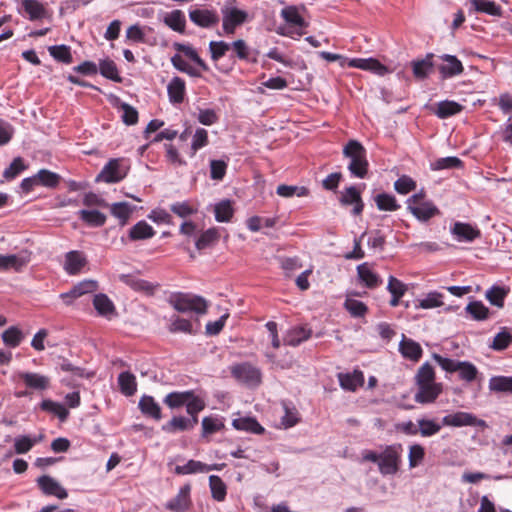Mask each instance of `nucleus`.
<instances>
[{
  "instance_id": "1",
  "label": "nucleus",
  "mask_w": 512,
  "mask_h": 512,
  "mask_svg": "<svg viewBox=\"0 0 512 512\" xmlns=\"http://www.w3.org/2000/svg\"><path fill=\"white\" fill-rule=\"evenodd\" d=\"M403 446L394 443L383 447L380 453L372 450L362 452V462L376 463L383 476H393L398 473L402 464Z\"/></svg>"
},
{
  "instance_id": "2",
  "label": "nucleus",
  "mask_w": 512,
  "mask_h": 512,
  "mask_svg": "<svg viewBox=\"0 0 512 512\" xmlns=\"http://www.w3.org/2000/svg\"><path fill=\"white\" fill-rule=\"evenodd\" d=\"M343 156L349 160L347 169L351 176L359 179L367 177L369 162L365 147L357 140H349L343 148Z\"/></svg>"
},
{
  "instance_id": "3",
  "label": "nucleus",
  "mask_w": 512,
  "mask_h": 512,
  "mask_svg": "<svg viewBox=\"0 0 512 512\" xmlns=\"http://www.w3.org/2000/svg\"><path fill=\"white\" fill-rule=\"evenodd\" d=\"M281 17L286 25L280 26L277 33L281 36L297 39L305 34L308 23L300 13V8L295 5L286 6L281 10Z\"/></svg>"
},
{
  "instance_id": "4",
  "label": "nucleus",
  "mask_w": 512,
  "mask_h": 512,
  "mask_svg": "<svg viewBox=\"0 0 512 512\" xmlns=\"http://www.w3.org/2000/svg\"><path fill=\"white\" fill-rule=\"evenodd\" d=\"M168 303L178 312H195L205 314L208 302L201 296L192 293L174 292L168 297Z\"/></svg>"
},
{
  "instance_id": "5",
  "label": "nucleus",
  "mask_w": 512,
  "mask_h": 512,
  "mask_svg": "<svg viewBox=\"0 0 512 512\" xmlns=\"http://www.w3.org/2000/svg\"><path fill=\"white\" fill-rule=\"evenodd\" d=\"M434 360L439 366L447 372H458L459 377L467 382L473 381L478 373L477 368L470 362L458 361L450 358L442 357L438 354H433Z\"/></svg>"
},
{
  "instance_id": "6",
  "label": "nucleus",
  "mask_w": 512,
  "mask_h": 512,
  "mask_svg": "<svg viewBox=\"0 0 512 512\" xmlns=\"http://www.w3.org/2000/svg\"><path fill=\"white\" fill-rule=\"evenodd\" d=\"M129 171V165L123 158L110 159L96 177V182L118 183Z\"/></svg>"
},
{
  "instance_id": "7",
  "label": "nucleus",
  "mask_w": 512,
  "mask_h": 512,
  "mask_svg": "<svg viewBox=\"0 0 512 512\" xmlns=\"http://www.w3.org/2000/svg\"><path fill=\"white\" fill-rule=\"evenodd\" d=\"M423 194L416 193L407 199V208L419 221L426 222L440 213L431 201H423Z\"/></svg>"
},
{
  "instance_id": "8",
  "label": "nucleus",
  "mask_w": 512,
  "mask_h": 512,
  "mask_svg": "<svg viewBox=\"0 0 512 512\" xmlns=\"http://www.w3.org/2000/svg\"><path fill=\"white\" fill-rule=\"evenodd\" d=\"M17 12L30 21H39L49 17L47 4L40 0H17Z\"/></svg>"
},
{
  "instance_id": "9",
  "label": "nucleus",
  "mask_w": 512,
  "mask_h": 512,
  "mask_svg": "<svg viewBox=\"0 0 512 512\" xmlns=\"http://www.w3.org/2000/svg\"><path fill=\"white\" fill-rule=\"evenodd\" d=\"M230 371L236 380L249 387H256L261 383L260 370L249 363L233 365Z\"/></svg>"
},
{
  "instance_id": "10",
  "label": "nucleus",
  "mask_w": 512,
  "mask_h": 512,
  "mask_svg": "<svg viewBox=\"0 0 512 512\" xmlns=\"http://www.w3.org/2000/svg\"><path fill=\"white\" fill-rule=\"evenodd\" d=\"M449 230L453 240L462 243H470L481 236V231L476 224L461 221L453 222Z\"/></svg>"
},
{
  "instance_id": "11",
  "label": "nucleus",
  "mask_w": 512,
  "mask_h": 512,
  "mask_svg": "<svg viewBox=\"0 0 512 512\" xmlns=\"http://www.w3.org/2000/svg\"><path fill=\"white\" fill-rule=\"evenodd\" d=\"M223 30L225 34L232 35L235 29L246 21L247 13L235 6L228 5L222 8Z\"/></svg>"
},
{
  "instance_id": "12",
  "label": "nucleus",
  "mask_w": 512,
  "mask_h": 512,
  "mask_svg": "<svg viewBox=\"0 0 512 512\" xmlns=\"http://www.w3.org/2000/svg\"><path fill=\"white\" fill-rule=\"evenodd\" d=\"M442 424L445 426L452 427H463V426H483L485 422L477 419L475 415L468 412H456L448 414L442 418Z\"/></svg>"
},
{
  "instance_id": "13",
  "label": "nucleus",
  "mask_w": 512,
  "mask_h": 512,
  "mask_svg": "<svg viewBox=\"0 0 512 512\" xmlns=\"http://www.w3.org/2000/svg\"><path fill=\"white\" fill-rule=\"evenodd\" d=\"M189 18L195 25L202 28H211L219 22L217 12L209 9H191Z\"/></svg>"
},
{
  "instance_id": "14",
  "label": "nucleus",
  "mask_w": 512,
  "mask_h": 512,
  "mask_svg": "<svg viewBox=\"0 0 512 512\" xmlns=\"http://www.w3.org/2000/svg\"><path fill=\"white\" fill-rule=\"evenodd\" d=\"M41 491L48 496H55L58 499H65L68 493L60 483L49 475H42L37 479Z\"/></svg>"
},
{
  "instance_id": "15",
  "label": "nucleus",
  "mask_w": 512,
  "mask_h": 512,
  "mask_svg": "<svg viewBox=\"0 0 512 512\" xmlns=\"http://www.w3.org/2000/svg\"><path fill=\"white\" fill-rule=\"evenodd\" d=\"M418 391L414 399L417 403L426 404L434 402L442 392V385L440 383H424L417 384Z\"/></svg>"
},
{
  "instance_id": "16",
  "label": "nucleus",
  "mask_w": 512,
  "mask_h": 512,
  "mask_svg": "<svg viewBox=\"0 0 512 512\" xmlns=\"http://www.w3.org/2000/svg\"><path fill=\"white\" fill-rule=\"evenodd\" d=\"M347 61L349 67L358 68L361 70L371 71L377 75L383 76L388 72V69L374 58H353L343 59Z\"/></svg>"
},
{
  "instance_id": "17",
  "label": "nucleus",
  "mask_w": 512,
  "mask_h": 512,
  "mask_svg": "<svg viewBox=\"0 0 512 512\" xmlns=\"http://www.w3.org/2000/svg\"><path fill=\"white\" fill-rule=\"evenodd\" d=\"M440 58L444 61V64L440 65L438 70L443 79L452 78L463 72L464 67L456 56L444 54Z\"/></svg>"
},
{
  "instance_id": "18",
  "label": "nucleus",
  "mask_w": 512,
  "mask_h": 512,
  "mask_svg": "<svg viewBox=\"0 0 512 512\" xmlns=\"http://www.w3.org/2000/svg\"><path fill=\"white\" fill-rule=\"evenodd\" d=\"M220 229L211 227L202 231L195 239V247L199 250H206L214 247L220 239Z\"/></svg>"
},
{
  "instance_id": "19",
  "label": "nucleus",
  "mask_w": 512,
  "mask_h": 512,
  "mask_svg": "<svg viewBox=\"0 0 512 512\" xmlns=\"http://www.w3.org/2000/svg\"><path fill=\"white\" fill-rule=\"evenodd\" d=\"M19 378L23 380L28 388L43 391L50 387V378L48 376L34 373V372H21Z\"/></svg>"
},
{
  "instance_id": "20",
  "label": "nucleus",
  "mask_w": 512,
  "mask_h": 512,
  "mask_svg": "<svg viewBox=\"0 0 512 512\" xmlns=\"http://www.w3.org/2000/svg\"><path fill=\"white\" fill-rule=\"evenodd\" d=\"M118 278L121 282L130 286L133 290L144 292L147 295H152L158 286L145 280L138 279L132 274H120Z\"/></svg>"
},
{
  "instance_id": "21",
  "label": "nucleus",
  "mask_w": 512,
  "mask_h": 512,
  "mask_svg": "<svg viewBox=\"0 0 512 512\" xmlns=\"http://www.w3.org/2000/svg\"><path fill=\"white\" fill-rule=\"evenodd\" d=\"M338 380L341 388L348 391H356L364 383L362 371L354 370L352 373H339Z\"/></svg>"
},
{
  "instance_id": "22",
  "label": "nucleus",
  "mask_w": 512,
  "mask_h": 512,
  "mask_svg": "<svg viewBox=\"0 0 512 512\" xmlns=\"http://www.w3.org/2000/svg\"><path fill=\"white\" fill-rule=\"evenodd\" d=\"M469 12L484 13L490 16H501L502 8L492 0H470Z\"/></svg>"
},
{
  "instance_id": "23",
  "label": "nucleus",
  "mask_w": 512,
  "mask_h": 512,
  "mask_svg": "<svg viewBox=\"0 0 512 512\" xmlns=\"http://www.w3.org/2000/svg\"><path fill=\"white\" fill-rule=\"evenodd\" d=\"M357 274L359 280L367 288L374 289L382 284V279L372 270V268L367 263L358 265Z\"/></svg>"
},
{
  "instance_id": "24",
  "label": "nucleus",
  "mask_w": 512,
  "mask_h": 512,
  "mask_svg": "<svg viewBox=\"0 0 512 512\" xmlns=\"http://www.w3.org/2000/svg\"><path fill=\"white\" fill-rule=\"evenodd\" d=\"M138 407L142 414L147 417L156 421L162 418L161 407L152 396L143 395L139 400Z\"/></svg>"
},
{
  "instance_id": "25",
  "label": "nucleus",
  "mask_w": 512,
  "mask_h": 512,
  "mask_svg": "<svg viewBox=\"0 0 512 512\" xmlns=\"http://www.w3.org/2000/svg\"><path fill=\"white\" fill-rule=\"evenodd\" d=\"M190 490V485H184L181 487L178 494L166 504V507L174 512H182L186 510L190 502Z\"/></svg>"
},
{
  "instance_id": "26",
  "label": "nucleus",
  "mask_w": 512,
  "mask_h": 512,
  "mask_svg": "<svg viewBox=\"0 0 512 512\" xmlns=\"http://www.w3.org/2000/svg\"><path fill=\"white\" fill-rule=\"evenodd\" d=\"M167 93L171 103H182L185 96V81L178 76L173 77L167 85Z\"/></svg>"
},
{
  "instance_id": "27",
  "label": "nucleus",
  "mask_w": 512,
  "mask_h": 512,
  "mask_svg": "<svg viewBox=\"0 0 512 512\" xmlns=\"http://www.w3.org/2000/svg\"><path fill=\"white\" fill-rule=\"evenodd\" d=\"M163 22L175 32L183 33L185 31L186 17L184 12L181 10L176 9L165 13L163 16Z\"/></svg>"
},
{
  "instance_id": "28",
  "label": "nucleus",
  "mask_w": 512,
  "mask_h": 512,
  "mask_svg": "<svg viewBox=\"0 0 512 512\" xmlns=\"http://www.w3.org/2000/svg\"><path fill=\"white\" fill-rule=\"evenodd\" d=\"M341 203L344 205L354 204V215H359L364 207L363 202L361 200L360 192L354 186H350L345 189L341 196Z\"/></svg>"
},
{
  "instance_id": "29",
  "label": "nucleus",
  "mask_w": 512,
  "mask_h": 512,
  "mask_svg": "<svg viewBox=\"0 0 512 512\" xmlns=\"http://www.w3.org/2000/svg\"><path fill=\"white\" fill-rule=\"evenodd\" d=\"M399 350L403 357L413 361L419 360L420 357L422 356L421 346L412 339L406 338L404 335L399 344Z\"/></svg>"
},
{
  "instance_id": "30",
  "label": "nucleus",
  "mask_w": 512,
  "mask_h": 512,
  "mask_svg": "<svg viewBox=\"0 0 512 512\" xmlns=\"http://www.w3.org/2000/svg\"><path fill=\"white\" fill-rule=\"evenodd\" d=\"M232 425L236 430L246 431L253 434L264 433V428L253 417L236 418L233 420Z\"/></svg>"
},
{
  "instance_id": "31",
  "label": "nucleus",
  "mask_w": 512,
  "mask_h": 512,
  "mask_svg": "<svg viewBox=\"0 0 512 512\" xmlns=\"http://www.w3.org/2000/svg\"><path fill=\"white\" fill-rule=\"evenodd\" d=\"M234 215L232 201L229 199L221 200L214 206L215 220L220 223L229 222Z\"/></svg>"
},
{
  "instance_id": "32",
  "label": "nucleus",
  "mask_w": 512,
  "mask_h": 512,
  "mask_svg": "<svg viewBox=\"0 0 512 512\" xmlns=\"http://www.w3.org/2000/svg\"><path fill=\"white\" fill-rule=\"evenodd\" d=\"M79 218L90 227H101L106 222L105 214L98 210L82 209L78 211Z\"/></svg>"
},
{
  "instance_id": "33",
  "label": "nucleus",
  "mask_w": 512,
  "mask_h": 512,
  "mask_svg": "<svg viewBox=\"0 0 512 512\" xmlns=\"http://www.w3.org/2000/svg\"><path fill=\"white\" fill-rule=\"evenodd\" d=\"M118 385L122 394L132 396L137 391V382L135 376L128 372H121L118 376Z\"/></svg>"
},
{
  "instance_id": "34",
  "label": "nucleus",
  "mask_w": 512,
  "mask_h": 512,
  "mask_svg": "<svg viewBox=\"0 0 512 512\" xmlns=\"http://www.w3.org/2000/svg\"><path fill=\"white\" fill-rule=\"evenodd\" d=\"M433 54H427L424 59L412 62L413 74L416 78H426L433 69Z\"/></svg>"
},
{
  "instance_id": "35",
  "label": "nucleus",
  "mask_w": 512,
  "mask_h": 512,
  "mask_svg": "<svg viewBox=\"0 0 512 512\" xmlns=\"http://www.w3.org/2000/svg\"><path fill=\"white\" fill-rule=\"evenodd\" d=\"M311 334V329L305 327H296L288 332L284 338V343L289 346H298L303 341L309 339Z\"/></svg>"
},
{
  "instance_id": "36",
  "label": "nucleus",
  "mask_w": 512,
  "mask_h": 512,
  "mask_svg": "<svg viewBox=\"0 0 512 512\" xmlns=\"http://www.w3.org/2000/svg\"><path fill=\"white\" fill-rule=\"evenodd\" d=\"M155 231L151 225L146 221L141 220L133 225L129 231V236L132 240H144L151 238Z\"/></svg>"
},
{
  "instance_id": "37",
  "label": "nucleus",
  "mask_w": 512,
  "mask_h": 512,
  "mask_svg": "<svg viewBox=\"0 0 512 512\" xmlns=\"http://www.w3.org/2000/svg\"><path fill=\"white\" fill-rule=\"evenodd\" d=\"M461 110H462V105H460L459 103H457L455 101L445 100V101H441L437 104L436 109H435V114L440 119H445V118H448L450 116H453V115L461 112Z\"/></svg>"
},
{
  "instance_id": "38",
  "label": "nucleus",
  "mask_w": 512,
  "mask_h": 512,
  "mask_svg": "<svg viewBox=\"0 0 512 512\" xmlns=\"http://www.w3.org/2000/svg\"><path fill=\"white\" fill-rule=\"evenodd\" d=\"M209 487L211 490L212 498L218 502H222L226 498L227 486L223 480L217 475L209 477Z\"/></svg>"
},
{
  "instance_id": "39",
  "label": "nucleus",
  "mask_w": 512,
  "mask_h": 512,
  "mask_svg": "<svg viewBox=\"0 0 512 512\" xmlns=\"http://www.w3.org/2000/svg\"><path fill=\"white\" fill-rule=\"evenodd\" d=\"M100 74L112 81L121 82L122 78L119 75L115 62L111 59H103L99 62Z\"/></svg>"
},
{
  "instance_id": "40",
  "label": "nucleus",
  "mask_w": 512,
  "mask_h": 512,
  "mask_svg": "<svg viewBox=\"0 0 512 512\" xmlns=\"http://www.w3.org/2000/svg\"><path fill=\"white\" fill-rule=\"evenodd\" d=\"M489 389L494 392L512 394V376H494L489 380Z\"/></svg>"
},
{
  "instance_id": "41",
  "label": "nucleus",
  "mask_w": 512,
  "mask_h": 512,
  "mask_svg": "<svg viewBox=\"0 0 512 512\" xmlns=\"http://www.w3.org/2000/svg\"><path fill=\"white\" fill-rule=\"evenodd\" d=\"M49 54L58 62L70 64L73 61L71 48L67 45H54L48 48Z\"/></svg>"
},
{
  "instance_id": "42",
  "label": "nucleus",
  "mask_w": 512,
  "mask_h": 512,
  "mask_svg": "<svg viewBox=\"0 0 512 512\" xmlns=\"http://www.w3.org/2000/svg\"><path fill=\"white\" fill-rule=\"evenodd\" d=\"M277 194L284 198H291L293 196L306 197L309 194V190L304 186L296 185H279L276 190Z\"/></svg>"
},
{
  "instance_id": "43",
  "label": "nucleus",
  "mask_w": 512,
  "mask_h": 512,
  "mask_svg": "<svg viewBox=\"0 0 512 512\" xmlns=\"http://www.w3.org/2000/svg\"><path fill=\"white\" fill-rule=\"evenodd\" d=\"M93 305L97 312L103 316L111 315L115 310L113 302L105 294L95 295Z\"/></svg>"
},
{
  "instance_id": "44",
  "label": "nucleus",
  "mask_w": 512,
  "mask_h": 512,
  "mask_svg": "<svg viewBox=\"0 0 512 512\" xmlns=\"http://www.w3.org/2000/svg\"><path fill=\"white\" fill-rule=\"evenodd\" d=\"M42 410L53 413L61 421H65L69 415V411L61 403L54 402L52 400H43L40 404Z\"/></svg>"
},
{
  "instance_id": "45",
  "label": "nucleus",
  "mask_w": 512,
  "mask_h": 512,
  "mask_svg": "<svg viewBox=\"0 0 512 512\" xmlns=\"http://www.w3.org/2000/svg\"><path fill=\"white\" fill-rule=\"evenodd\" d=\"M192 396V391H183V392H171L166 395L164 398V403L169 408H178L187 402L189 398Z\"/></svg>"
},
{
  "instance_id": "46",
  "label": "nucleus",
  "mask_w": 512,
  "mask_h": 512,
  "mask_svg": "<svg viewBox=\"0 0 512 512\" xmlns=\"http://www.w3.org/2000/svg\"><path fill=\"white\" fill-rule=\"evenodd\" d=\"M206 469L205 463L197 460H189L185 465L176 466L175 473L178 475L205 473Z\"/></svg>"
},
{
  "instance_id": "47",
  "label": "nucleus",
  "mask_w": 512,
  "mask_h": 512,
  "mask_svg": "<svg viewBox=\"0 0 512 512\" xmlns=\"http://www.w3.org/2000/svg\"><path fill=\"white\" fill-rule=\"evenodd\" d=\"M224 428L223 421L218 417H204L202 419V436L207 437Z\"/></svg>"
},
{
  "instance_id": "48",
  "label": "nucleus",
  "mask_w": 512,
  "mask_h": 512,
  "mask_svg": "<svg viewBox=\"0 0 512 512\" xmlns=\"http://www.w3.org/2000/svg\"><path fill=\"white\" fill-rule=\"evenodd\" d=\"M465 310L474 320L482 321L488 318L489 309L481 301L470 302Z\"/></svg>"
},
{
  "instance_id": "49",
  "label": "nucleus",
  "mask_w": 512,
  "mask_h": 512,
  "mask_svg": "<svg viewBox=\"0 0 512 512\" xmlns=\"http://www.w3.org/2000/svg\"><path fill=\"white\" fill-rule=\"evenodd\" d=\"M39 185L48 188H55L60 181V176L47 169H41L36 174Z\"/></svg>"
},
{
  "instance_id": "50",
  "label": "nucleus",
  "mask_w": 512,
  "mask_h": 512,
  "mask_svg": "<svg viewBox=\"0 0 512 512\" xmlns=\"http://www.w3.org/2000/svg\"><path fill=\"white\" fill-rule=\"evenodd\" d=\"M462 166V161L455 156L443 157L431 163V169L434 171L454 169Z\"/></svg>"
},
{
  "instance_id": "51",
  "label": "nucleus",
  "mask_w": 512,
  "mask_h": 512,
  "mask_svg": "<svg viewBox=\"0 0 512 512\" xmlns=\"http://www.w3.org/2000/svg\"><path fill=\"white\" fill-rule=\"evenodd\" d=\"M375 202L378 209L383 211H396L400 207L395 197L387 193L378 194Z\"/></svg>"
},
{
  "instance_id": "52",
  "label": "nucleus",
  "mask_w": 512,
  "mask_h": 512,
  "mask_svg": "<svg viewBox=\"0 0 512 512\" xmlns=\"http://www.w3.org/2000/svg\"><path fill=\"white\" fill-rule=\"evenodd\" d=\"M170 210L180 218H187L197 213L198 208L189 201L175 202L170 205Z\"/></svg>"
},
{
  "instance_id": "53",
  "label": "nucleus",
  "mask_w": 512,
  "mask_h": 512,
  "mask_svg": "<svg viewBox=\"0 0 512 512\" xmlns=\"http://www.w3.org/2000/svg\"><path fill=\"white\" fill-rule=\"evenodd\" d=\"M188 418L182 416L173 417L170 421L162 426V430L167 433H176L178 431L190 430L188 426Z\"/></svg>"
},
{
  "instance_id": "54",
  "label": "nucleus",
  "mask_w": 512,
  "mask_h": 512,
  "mask_svg": "<svg viewBox=\"0 0 512 512\" xmlns=\"http://www.w3.org/2000/svg\"><path fill=\"white\" fill-rule=\"evenodd\" d=\"M507 291L499 286H492L486 291L487 300L494 306L502 308Z\"/></svg>"
},
{
  "instance_id": "55",
  "label": "nucleus",
  "mask_w": 512,
  "mask_h": 512,
  "mask_svg": "<svg viewBox=\"0 0 512 512\" xmlns=\"http://www.w3.org/2000/svg\"><path fill=\"white\" fill-rule=\"evenodd\" d=\"M26 265V258H0V272H18Z\"/></svg>"
},
{
  "instance_id": "56",
  "label": "nucleus",
  "mask_w": 512,
  "mask_h": 512,
  "mask_svg": "<svg viewBox=\"0 0 512 512\" xmlns=\"http://www.w3.org/2000/svg\"><path fill=\"white\" fill-rule=\"evenodd\" d=\"M24 335L17 327L12 326L5 330L2 334L3 342L10 347H17L23 340Z\"/></svg>"
},
{
  "instance_id": "57",
  "label": "nucleus",
  "mask_w": 512,
  "mask_h": 512,
  "mask_svg": "<svg viewBox=\"0 0 512 512\" xmlns=\"http://www.w3.org/2000/svg\"><path fill=\"white\" fill-rule=\"evenodd\" d=\"M175 48L195 62L203 71H207L209 69L207 64L200 58L197 51L192 46L176 43Z\"/></svg>"
},
{
  "instance_id": "58",
  "label": "nucleus",
  "mask_w": 512,
  "mask_h": 512,
  "mask_svg": "<svg viewBox=\"0 0 512 512\" xmlns=\"http://www.w3.org/2000/svg\"><path fill=\"white\" fill-rule=\"evenodd\" d=\"M27 166L24 163V160L21 157H16L13 159L9 167H7L3 172V177L6 180H12L16 178L21 172L26 170Z\"/></svg>"
},
{
  "instance_id": "59",
  "label": "nucleus",
  "mask_w": 512,
  "mask_h": 512,
  "mask_svg": "<svg viewBox=\"0 0 512 512\" xmlns=\"http://www.w3.org/2000/svg\"><path fill=\"white\" fill-rule=\"evenodd\" d=\"M418 430L421 436L430 437L437 434L441 430V425L434 420L419 419Z\"/></svg>"
},
{
  "instance_id": "60",
  "label": "nucleus",
  "mask_w": 512,
  "mask_h": 512,
  "mask_svg": "<svg viewBox=\"0 0 512 512\" xmlns=\"http://www.w3.org/2000/svg\"><path fill=\"white\" fill-rule=\"evenodd\" d=\"M512 342V335L506 329L497 333L493 339L490 347L495 351H502L506 349Z\"/></svg>"
},
{
  "instance_id": "61",
  "label": "nucleus",
  "mask_w": 512,
  "mask_h": 512,
  "mask_svg": "<svg viewBox=\"0 0 512 512\" xmlns=\"http://www.w3.org/2000/svg\"><path fill=\"white\" fill-rule=\"evenodd\" d=\"M425 457V450L420 444H413L409 447L408 461L409 467L415 468L422 463Z\"/></svg>"
},
{
  "instance_id": "62",
  "label": "nucleus",
  "mask_w": 512,
  "mask_h": 512,
  "mask_svg": "<svg viewBox=\"0 0 512 512\" xmlns=\"http://www.w3.org/2000/svg\"><path fill=\"white\" fill-rule=\"evenodd\" d=\"M344 307L353 317H363L368 310L363 302L352 298L345 300Z\"/></svg>"
},
{
  "instance_id": "63",
  "label": "nucleus",
  "mask_w": 512,
  "mask_h": 512,
  "mask_svg": "<svg viewBox=\"0 0 512 512\" xmlns=\"http://www.w3.org/2000/svg\"><path fill=\"white\" fill-rule=\"evenodd\" d=\"M229 50H230V43H227L224 41H211L209 43V51L211 54V59L214 62H217Z\"/></svg>"
},
{
  "instance_id": "64",
  "label": "nucleus",
  "mask_w": 512,
  "mask_h": 512,
  "mask_svg": "<svg viewBox=\"0 0 512 512\" xmlns=\"http://www.w3.org/2000/svg\"><path fill=\"white\" fill-rule=\"evenodd\" d=\"M110 210L111 214L114 217L120 219L123 223L127 221L132 212L131 206L127 202L113 203L110 207Z\"/></svg>"
}]
</instances>
